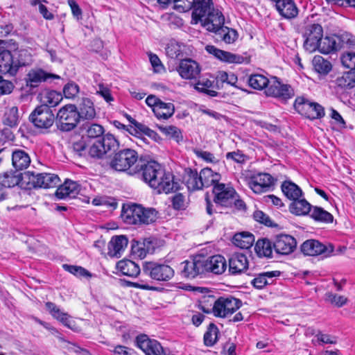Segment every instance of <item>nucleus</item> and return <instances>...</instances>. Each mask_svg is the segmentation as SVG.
<instances>
[{"label": "nucleus", "instance_id": "f257e3e1", "mask_svg": "<svg viewBox=\"0 0 355 355\" xmlns=\"http://www.w3.org/2000/svg\"><path fill=\"white\" fill-rule=\"evenodd\" d=\"M137 167L138 173L135 175L150 187L157 189L158 193H168L179 189V184L174 182L173 175L166 173L157 162L140 158Z\"/></svg>", "mask_w": 355, "mask_h": 355}, {"label": "nucleus", "instance_id": "f03ea898", "mask_svg": "<svg viewBox=\"0 0 355 355\" xmlns=\"http://www.w3.org/2000/svg\"><path fill=\"white\" fill-rule=\"evenodd\" d=\"M191 9V24L200 23L205 29H213L214 23L222 22L223 13L214 8L212 0H195Z\"/></svg>", "mask_w": 355, "mask_h": 355}, {"label": "nucleus", "instance_id": "7ed1b4c3", "mask_svg": "<svg viewBox=\"0 0 355 355\" xmlns=\"http://www.w3.org/2000/svg\"><path fill=\"white\" fill-rule=\"evenodd\" d=\"M157 213L154 208L132 203L123 205L121 217L129 225H148L157 220Z\"/></svg>", "mask_w": 355, "mask_h": 355}, {"label": "nucleus", "instance_id": "20e7f679", "mask_svg": "<svg viewBox=\"0 0 355 355\" xmlns=\"http://www.w3.org/2000/svg\"><path fill=\"white\" fill-rule=\"evenodd\" d=\"M139 161V155L136 150L124 148L114 154L110 162V166L116 171L135 175L138 173L137 165Z\"/></svg>", "mask_w": 355, "mask_h": 355}, {"label": "nucleus", "instance_id": "39448f33", "mask_svg": "<svg viewBox=\"0 0 355 355\" xmlns=\"http://www.w3.org/2000/svg\"><path fill=\"white\" fill-rule=\"evenodd\" d=\"M242 306L239 299L232 296L220 297L215 300L211 308H206L200 304V309L206 313H213L216 317L227 318L236 312Z\"/></svg>", "mask_w": 355, "mask_h": 355}, {"label": "nucleus", "instance_id": "423d86ee", "mask_svg": "<svg viewBox=\"0 0 355 355\" xmlns=\"http://www.w3.org/2000/svg\"><path fill=\"white\" fill-rule=\"evenodd\" d=\"M80 121L78 107L73 104H67L62 107L55 117L57 128L62 132L73 130L77 127Z\"/></svg>", "mask_w": 355, "mask_h": 355}, {"label": "nucleus", "instance_id": "0eeeda50", "mask_svg": "<svg viewBox=\"0 0 355 355\" xmlns=\"http://www.w3.org/2000/svg\"><path fill=\"white\" fill-rule=\"evenodd\" d=\"M119 143L112 134H105L101 139L94 140L89 145L88 156L93 158H103L108 153L117 150Z\"/></svg>", "mask_w": 355, "mask_h": 355}, {"label": "nucleus", "instance_id": "6e6552de", "mask_svg": "<svg viewBox=\"0 0 355 355\" xmlns=\"http://www.w3.org/2000/svg\"><path fill=\"white\" fill-rule=\"evenodd\" d=\"M22 182L28 189H47L55 187L60 182V178L57 175L52 173H35L33 171H27L22 176Z\"/></svg>", "mask_w": 355, "mask_h": 355}, {"label": "nucleus", "instance_id": "1a4fd4ad", "mask_svg": "<svg viewBox=\"0 0 355 355\" xmlns=\"http://www.w3.org/2000/svg\"><path fill=\"white\" fill-rule=\"evenodd\" d=\"M143 271L146 275L157 282H168L175 275L173 268L165 262H146L143 266Z\"/></svg>", "mask_w": 355, "mask_h": 355}, {"label": "nucleus", "instance_id": "9d476101", "mask_svg": "<svg viewBox=\"0 0 355 355\" xmlns=\"http://www.w3.org/2000/svg\"><path fill=\"white\" fill-rule=\"evenodd\" d=\"M294 107L299 114L311 120L324 116V108L320 104L311 102L304 97H297L295 99Z\"/></svg>", "mask_w": 355, "mask_h": 355}, {"label": "nucleus", "instance_id": "9b49d317", "mask_svg": "<svg viewBox=\"0 0 355 355\" xmlns=\"http://www.w3.org/2000/svg\"><path fill=\"white\" fill-rule=\"evenodd\" d=\"M55 120V115L49 107L45 105L37 106L30 114L29 121L37 128L48 129Z\"/></svg>", "mask_w": 355, "mask_h": 355}, {"label": "nucleus", "instance_id": "f8f14e48", "mask_svg": "<svg viewBox=\"0 0 355 355\" xmlns=\"http://www.w3.org/2000/svg\"><path fill=\"white\" fill-rule=\"evenodd\" d=\"M303 37L304 49L309 53L314 52L317 50L318 44L323 37V28L319 24H308L304 28Z\"/></svg>", "mask_w": 355, "mask_h": 355}, {"label": "nucleus", "instance_id": "ddd939ff", "mask_svg": "<svg viewBox=\"0 0 355 355\" xmlns=\"http://www.w3.org/2000/svg\"><path fill=\"white\" fill-rule=\"evenodd\" d=\"M302 252L308 256H318L323 254L328 257L334 252L331 245H325L318 240L309 239L304 241L300 247Z\"/></svg>", "mask_w": 355, "mask_h": 355}, {"label": "nucleus", "instance_id": "4468645a", "mask_svg": "<svg viewBox=\"0 0 355 355\" xmlns=\"http://www.w3.org/2000/svg\"><path fill=\"white\" fill-rule=\"evenodd\" d=\"M136 345L146 355H167L157 340L149 338L146 334L137 336Z\"/></svg>", "mask_w": 355, "mask_h": 355}, {"label": "nucleus", "instance_id": "2eb2a0df", "mask_svg": "<svg viewBox=\"0 0 355 355\" xmlns=\"http://www.w3.org/2000/svg\"><path fill=\"white\" fill-rule=\"evenodd\" d=\"M214 202L223 207H230L232 205L234 197L236 193L231 187L226 186L223 183L216 184L213 188Z\"/></svg>", "mask_w": 355, "mask_h": 355}, {"label": "nucleus", "instance_id": "dca6fc26", "mask_svg": "<svg viewBox=\"0 0 355 355\" xmlns=\"http://www.w3.org/2000/svg\"><path fill=\"white\" fill-rule=\"evenodd\" d=\"M202 255L198 254L191 260H186L180 265V274L188 279H193L203 274Z\"/></svg>", "mask_w": 355, "mask_h": 355}, {"label": "nucleus", "instance_id": "f3484780", "mask_svg": "<svg viewBox=\"0 0 355 355\" xmlns=\"http://www.w3.org/2000/svg\"><path fill=\"white\" fill-rule=\"evenodd\" d=\"M203 273L212 272L216 275L223 273L227 268V263L224 257L220 254L205 258L202 255Z\"/></svg>", "mask_w": 355, "mask_h": 355}, {"label": "nucleus", "instance_id": "a211bd4d", "mask_svg": "<svg viewBox=\"0 0 355 355\" xmlns=\"http://www.w3.org/2000/svg\"><path fill=\"white\" fill-rule=\"evenodd\" d=\"M222 22L218 24V22L214 23L213 29H206L209 32H213L216 34L217 40H220L225 44H233L238 39V33L233 28H230L224 26L225 17L222 15Z\"/></svg>", "mask_w": 355, "mask_h": 355}, {"label": "nucleus", "instance_id": "6ab92c4d", "mask_svg": "<svg viewBox=\"0 0 355 355\" xmlns=\"http://www.w3.org/2000/svg\"><path fill=\"white\" fill-rule=\"evenodd\" d=\"M177 71L182 78L186 80L196 79L200 73V67L197 62L187 58L180 61L176 68Z\"/></svg>", "mask_w": 355, "mask_h": 355}, {"label": "nucleus", "instance_id": "aec40b11", "mask_svg": "<svg viewBox=\"0 0 355 355\" xmlns=\"http://www.w3.org/2000/svg\"><path fill=\"white\" fill-rule=\"evenodd\" d=\"M297 246L295 239L288 234L276 236L273 242V248L277 254L287 255L292 253Z\"/></svg>", "mask_w": 355, "mask_h": 355}, {"label": "nucleus", "instance_id": "412c9836", "mask_svg": "<svg viewBox=\"0 0 355 355\" xmlns=\"http://www.w3.org/2000/svg\"><path fill=\"white\" fill-rule=\"evenodd\" d=\"M249 186L256 193L266 192L273 184V178L266 173H259L251 177Z\"/></svg>", "mask_w": 355, "mask_h": 355}, {"label": "nucleus", "instance_id": "4be33fe9", "mask_svg": "<svg viewBox=\"0 0 355 355\" xmlns=\"http://www.w3.org/2000/svg\"><path fill=\"white\" fill-rule=\"evenodd\" d=\"M205 50L215 58L223 62L241 64L245 60L244 57L241 55L219 49L214 45H207Z\"/></svg>", "mask_w": 355, "mask_h": 355}, {"label": "nucleus", "instance_id": "5701e85b", "mask_svg": "<svg viewBox=\"0 0 355 355\" xmlns=\"http://www.w3.org/2000/svg\"><path fill=\"white\" fill-rule=\"evenodd\" d=\"M60 76L53 73L46 72L42 69H33L26 75V82L28 87H37L43 82L49 79H59Z\"/></svg>", "mask_w": 355, "mask_h": 355}, {"label": "nucleus", "instance_id": "b1692460", "mask_svg": "<svg viewBox=\"0 0 355 355\" xmlns=\"http://www.w3.org/2000/svg\"><path fill=\"white\" fill-rule=\"evenodd\" d=\"M128 238L124 235L113 236L108 243L107 254L111 257H121L128 246Z\"/></svg>", "mask_w": 355, "mask_h": 355}, {"label": "nucleus", "instance_id": "393cba45", "mask_svg": "<svg viewBox=\"0 0 355 355\" xmlns=\"http://www.w3.org/2000/svg\"><path fill=\"white\" fill-rule=\"evenodd\" d=\"M80 191V185L74 181L67 180L55 191V196L59 199L66 198H74Z\"/></svg>", "mask_w": 355, "mask_h": 355}, {"label": "nucleus", "instance_id": "a878e982", "mask_svg": "<svg viewBox=\"0 0 355 355\" xmlns=\"http://www.w3.org/2000/svg\"><path fill=\"white\" fill-rule=\"evenodd\" d=\"M248 268L247 257L242 253H234L229 259V271L232 275H239Z\"/></svg>", "mask_w": 355, "mask_h": 355}, {"label": "nucleus", "instance_id": "bb28decb", "mask_svg": "<svg viewBox=\"0 0 355 355\" xmlns=\"http://www.w3.org/2000/svg\"><path fill=\"white\" fill-rule=\"evenodd\" d=\"M0 73L15 76L16 69L14 63V55L10 50L8 49L0 53Z\"/></svg>", "mask_w": 355, "mask_h": 355}, {"label": "nucleus", "instance_id": "cd10ccee", "mask_svg": "<svg viewBox=\"0 0 355 355\" xmlns=\"http://www.w3.org/2000/svg\"><path fill=\"white\" fill-rule=\"evenodd\" d=\"M338 40L337 35H327L324 37H322V40L318 44V47H317V50L323 54L336 52L340 49Z\"/></svg>", "mask_w": 355, "mask_h": 355}, {"label": "nucleus", "instance_id": "c85d7f7f", "mask_svg": "<svg viewBox=\"0 0 355 355\" xmlns=\"http://www.w3.org/2000/svg\"><path fill=\"white\" fill-rule=\"evenodd\" d=\"M46 309L51 313V315L56 318L58 320L60 321L64 325L67 327L71 329H74V322L69 319V315L62 312L56 305L55 304L47 302L45 304Z\"/></svg>", "mask_w": 355, "mask_h": 355}, {"label": "nucleus", "instance_id": "c756f323", "mask_svg": "<svg viewBox=\"0 0 355 355\" xmlns=\"http://www.w3.org/2000/svg\"><path fill=\"white\" fill-rule=\"evenodd\" d=\"M77 107L80 119L92 120L94 119L96 115L94 103L89 98H82Z\"/></svg>", "mask_w": 355, "mask_h": 355}, {"label": "nucleus", "instance_id": "7c9ffc66", "mask_svg": "<svg viewBox=\"0 0 355 355\" xmlns=\"http://www.w3.org/2000/svg\"><path fill=\"white\" fill-rule=\"evenodd\" d=\"M276 8L279 14L286 19H293L298 15V8L294 0H284L278 3Z\"/></svg>", "mask_w": 355, "mask_h": 355}, {"label": "nucleus", "instance_id": "2f4dec72", "mask_svg": "<svg viewBox=\"0 0 355 355\" xmlns=\"http://www.w3.org/2000/svg\"><path fill=\"white\" fill-rule=\"evenodd\" d=\"M31 164L29 155L23 150H15L12 153V164L17 171H21L28 167Z\"/></svg>", "mask_w": 355, "mask_h": 355}, {"label": "nucleus", "instance_id": "473e14b6", "mask_svg": "<svg viewBox=\"0 0 355 355\" xmlns=\"http://www.w3.org/2000/svg\"><path fill=\"white\" fill-rule=\"evenodd\" d=\"M184 178L189 190L196 191L203 188L200 174L196 169L186 168Z\"/></svg>", "mask_w": 355, "mask_h": 355}, {"label": "nucleus", "instance_id": "72a5a7b5", "mask_svg": "<svg viewBox=\"0 0 355 355\" xmlns=\"http://www.w3.org/2000/svg\"><path fill=\"white\" fill-rule=\"evenodd\" d=\"M116 268L123 275L131 277H136L140 273V268L137 263L129 260L123 259L116 263Z\"/></svg>", "mask_w": 355, "mask_h": 355}, {"label": "nucleus", "instance_id": "f704fd0d", "mask_svg": "<svg viewBox=\"0 0 355 355\" xmlns=\"http://www.w3.org/2000/svg\"><path fill=\"white\" fill-rule=\"evenodd\" d=\"M313 206L304 198L293 200L289 205L290 211L297 216H304L310 213Z\"/></svg>", "mask_w": 355, "mask_h": 355}, {"label": "nucleus", "instance_id": "c9c22d12", "mask_svg": "<svg viewBox=\"0 0 355 355\" xmlns=\"http://www.w3.org/2000/svg\"><path fill=\"white\" fill-rule=\"evenodd\" d=\"M201 182L202 187H209L215 186L216 184H220L218 182L220 179V175L218 173H214L209 168H204L200 172Z\"/></svg>", "mask_w": 355, "mask_h": 355}, {"label": "nucleus", "instance_id": "e433bc0d", "mask_svg": "<svg viewBox=\"0 0 355 355\" xmlns=\"http://www.w3.org/2000/svg\"><path fill=\"white\" fill-rule=\"evenodd\" d=\"M153 112L158 119H168L175 112V105L172 103H165L161 101Z\"/></svg>", "mask_w": 355, "mask_h": 355}, {"label": "nucleus", "instance_id": "4c0bfd02", "mask_svg": "<svg viewBox=\"0 0 355 355\" xmlns=\"http://www.w3.org/2000/svg\"><path fill=\"white\" fill-rule=\"evenodd\" d=\"M254 241V236L248 232H243L234 234L232 243L237 247L242 249L250 248Z\"/></svg>", "mask_w": 355, "mask_h": 355}, {"label": "nucleus", "instance_id": "58836bf2", "mask_svg": "<svg viewBox=\"0 0 355 355\" xmlns=\"http://www.w3.org/2000/svg\"><path fill=\"white\" fill-rule=\"evenodd\" d=\"M282 191L289 200H293L302 196V189L291 181H284L282 184Z\"/></svg>", "mask_w": 355, "mask_h": 355}, {"label": "nucleus", "instance_id": "ea45409f", "mask_svg": "<svg viewBox=\"0 0 355 355\" xmlns=\"http://www.w3.org/2000/svg\"><path fill=\"white\" fill-rule=\"evenodd\" d=\"M273 243L266 238L259 239L254 246V250L259 257H271Z\"/></svg>", "mask_w": 355, "mask_h": 355}, {"label": "nucleus", "instance_id": "a19ab883", "mask_svg": "<svg viewBox=\"0 0 355 355\" xmlns=\"http://www.w3.org/2000/svg\"><path fill=\"white\" fill-rule=\"evenodd\" d=\"M24 174L17 173V172H5L0 175V184L4 188H11L19 184L22 182V176Z\"/></svg>", "mask_w": 355, "mask_h": 355}, {"label": "nucleus", "instance_id": "79ce46f5", "mask_svg": "<svg viewBox=\"0 0 355 355\" xmlns=\"http://www.w3.org/2000/svg\"><path fill=\"white\" fill-rule=\"evenodd\" d=\"M336 87L340 89H352L355 87V71L343 73L334 80Z\"/></svg>", "mask_w": 355, "mask_h": 355}, {"label": "nucleus", "instance_id": "37998d69", "mask_svg": "<svg viewBox=\"0 0 355 355\" xmlns=\"http://www.w3.org/2000/svg\"><path fill=\"white\" fill-rule=\"evenodd\" d=\"M12 55H14L16 73L20 67L29 65L32 62L31 55L26 49L15 50Z\"/></svg>", "mask_w": 355, "mask_h": 355}, {"label": "nucleus", "instance_id": "c03bdc74", "mask_svg": "<svg viewBox=\"0 0 355 355\" xmlns=\"http://www.w3.org/2000/svg\"><path fill=\"white\" fill-rule=\"evenodd\" d=\"M279 275L280 272L278 270L260 273L252 280L251 284L254 287L258 289H262L267 284H271V282H269L270 279Z\"/></svg>", "mask_w": 355, "mask_h": 355}, {"label": "nucleus", "instance_id": "a18cd8bd", "mask_svg": "<svg viewBox=\"0 0 355 355\" xmlns=\"http://www.w3.org/2000/svg\"><path fill=\"white\" fill-rule=\"evenodd\" d=\"M62 99V97L60 93L54 90L46 91L41 94V102L42 103L41 105H45L51 109V107L57 106Z\"/></svg>", "mask_w": 355, "mask_h": 355}, {"label": "nucleus", "instance_id": "49530a36", "mask_svg": "<svg viewBox=\"0 0 355 355\" xmlns=\"http://www.w3.org/2000/svg\"><path fill=\"white\" fill-rule=\"evenodd\" d=\"M3 124L10 128L16 127L19 122V110L17 107L12 106L6 108L3 118Z\"/></svg>", "mask_w": 355, "mask_h": 355}, {"label": "nucleus", "instance_id": "de8ad7c7", "mask_svg": "<svg viewBox=\"0 0 355 355\" xmlns=\"http://www.w3.org/2000/svg\"><path fill=\"white\" fill-rule=\"evenodd\" d=\"M310 216L316 221L322 223H331L334 216L331 214L320 207H312Z\"/></svg>", "mask_w": 355, "mask_h": 355}, {"label": "nucleus", "instance_id": "09e8293b", "mask_svg": "<svg viewBox=\"0 0 355 355\" xmlns=\"http://www.w3.org/2000/svg\"><path fill=\"white\" fill-rule=\"evenodd\" d=\"M312 63L315 70L320 74L327 75L332 69L331 62L320 55L314 56Z\"/></svg>", "mask_w": 355, "mask_h": 355}, {"label": "nucleus", "instance_id": "8fccbe9b", "mask_svg": "<svg viewBox=\"0 0 355 355\" xmlns=\"http://www.w3.org/2000/svg\"><path fill=\"white\" fill-rule=\"evenodd\" d=\"M270 80L263 75L261 74H252L248 78L249 85L257 90L266 89Z\"/></svg>", "mask_w": 355, "mask_h": 355}, {"label": "nucleus", "instance_id": "3c124183", "mask_svg": "<svg viewBox=\"0 0 355 355\" xmlns=\"http://www.w3.org/2000/svg\"><path fill=\"white\" fill-rule=\"evenodd\" d=\"M214 87V81L207 78H202L198 80L194 88L200 92L205 93L210 96H216L218 95L217 92L211 89Z\"/></svg>", "mask_w": 355, "mask_h": 355}, {"label": "nucleus", "instance_id": "603ef678", "mask_svg": "<svg viewBox=\"0 0 355 355\" xmlns=\"http://www.w3.org/2000/svg\"><path fill=\"white\" fill-rule=\"evenodd\" d=\"M218 333V327L214 323H210L204 335L205 345L208 347L213 346L216 343Z\"/></svg>", "mask_w": 355, "mask_h": 355}, {"label": "nucleus", "instance_id": "864d4df0", "mask_svg": "<svg viewBox=\"0 0 355 355\" xmlns=\"http://www.w3.org/2000/svg\"><path fill=\"white\" fill-rule=\"evenodd\" d=\"M217 79L221 83H226L236 88L241 89L238 84V78L233 72L219 71L217 75Z\"/></svg>", "mask_w": 355, "mask_h": 355}, {"label": "nucleus", "instance_id": "5fc2aeb1", "mask_svg": "<svg viewBox=\"0 0 355 355\" xmlns=\"http://www.w3.org/2000/svg\"><path fill=\"white\" fill-rule=\"evenodd\" d=\"M282 83L276 76H273L270 79L269 84L265 90L267 96L278 98L279 96V88Z\"/></svg>", "mask_w": 355, "mask_h": 355}, {"label": "nucleus", "instance_id": "6e6d98bb", "mask_svg": "<svg viewBox=\"0 0 355 355\" xmlns=\"http://www.w3.org/2000/svg\"><path fill=\"white\" fill-rule=\"evenodd\" d=\"M340 59L344 67L349 71H355V52L347 51L342 53Z\"/></svg>", "mask_w": 355, "mask_h": 355}, {"label": "nucleus", "instance_id": "4d7b16f0", "mask_svg": "<svg viewBox=\"0 0 355 355\" xmlns=\"http://www.w3.org/2000/svg\"><path fill=\"white\" fill-rule=\"evenodd\" d=\"M86 135L89 139H101L105 135L103 127L97 123L91 124L86 130Z\"/></svg>", "mask_w": 355, "mask_h": 355}, {"label": "nucleus", "instance_id": "13d9d810", "mask_svg": "<svg viewBox=\"0 0 355 355\" xmlns=\"http://www.w3.org/2000/svg\"><path fill=\"white\" fill-rule=\"evenodd\" d=\"M161 132L165 135L173 139L177 142L182 139V136L180 130L173 125H168L164 127H159Z\"/></svg>", "mask_w": 355, "mask_h": 355}, {"label": "nucleus", "instance_id": "bf43d9fd", "mask_svg": "<svg viewBox=\"0 0 355 355\" xmlns=\"http://www.w3.org/2000/svg\"><path fill=\"white\" fill-rule=\"evenodd\" d=\"M62 267L66 271L74 275L76 277H91L89 272L81 266L64 264Z\"/></svg>", "mask_w": 355, "mask_h": 355}, {"label": "nucleus", "instance_id": "052dcab7", "mask_svg": "<svg viewBox=\"0 0 355 355\" xmlns=\"http://www.w3.org/2000/svg\"><path fill=\"white\" fill-rule=\"evenodd\" d=\"M88 148L89 145L86 144L83 138L73 144V151L80 157L88 156Z\"/></svg>", "mask_w": 355, "mask_h": 355}, {"label": "nucleus", "instance_id": "680f3d73", "mask_svg": "<svg viewBox=\"0 0 355 355\" xmlns=\"http://www.w3.org/2000/svg\"><path fill=\"white\" fill-rule=\"evenodd\" d=\"M325 300L338 307L343 306L347 302V299L345 297L337 295L332 293H327L325 294Z\"/></svg>", "mask_w": 355, "mask_h": 355}, {"label": "nucleus", "instance_id": "e2e57ef3", "mask_svg": "<svg viewBox=\"0 0 355 355\" xmlns=\"http://www.w3.org/2000/svg\"><path fill=\"white\" fill-rule=\"evenodd\" d=\"M79 92V86L73 83H68L63 88V93L67 98H75Z\"/></svg>", "mask_w": 355, "mask_h": 355}, {"label": "nucleus", "instance_id": "0e129e2a", "mask_svg": "<svg viewBox=\"0 0 355 355\" xmlns=\"http://www.w3.org/2000/svg\"><path fill=\"white\" fill-rule=\"evenodd\" d=\"M193 152L198 158L202 159L207 163H217L218 162L214 154L210 152L204 151L198 148H194Z\"/></svg>", "mask_w": 355, "mask_h": 355}, {"label": "nucleus", "instance_id": "69168bd1", "mask_svg": "<svg viewBox=\"0 0 355 355\" xmlns=\"http://www.w3.org/2000/svg\"><path fill=\"white\" fill-rule=\"evenodd\" d=\"M279 93L278 98L284 101L293 98L295 95L294 90L291 86L290 85L283 83L279 88Z\"/></svg>", "mask_w": 355, "mask_h": 355}, {"label": "nucleus", "instance_id": "338daca9", "mask_svg": "<svg viewBox=\"0 0 355 355\" xmlns=\"http://www.w3.org/2000/svg\"><path fill=\"white\" fill-rule=\"evenodd\" d=\"M315 337L317 338L319 345L336 344L337 343V338L336 336L327 334H323L320 331H318L317 332Z\"/></svg>", "mask_w": 355, "mask_h": 355}, {"label": "nucleus", "instance_id": "774afa93", "mask_svg": "<svg viewBox=\"0 0 355 355\" xmlns=\"http://www.w3.org/2000/svg\"><path fill=\"white\" fill-rule=\"evenodd\" d=\"M144 243H140V241H134L131 245V251L132 253L139 257L140 259H143L147 254L146 251L144 250Z\"/></svg>", "mask_w": 355, "mask_h": 355}]
</instances>
